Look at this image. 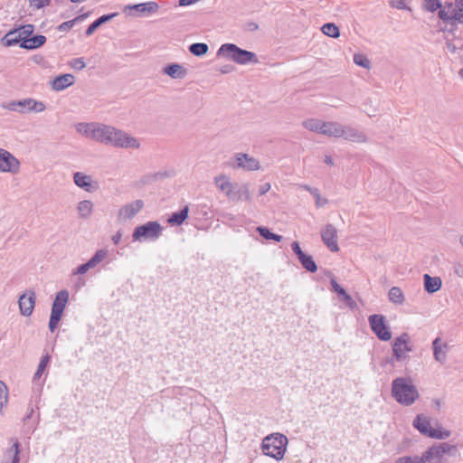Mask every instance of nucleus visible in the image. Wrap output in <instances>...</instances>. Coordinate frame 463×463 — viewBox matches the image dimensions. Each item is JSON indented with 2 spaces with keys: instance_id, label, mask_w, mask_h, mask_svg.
<instances>
[{
  "instance_id": "nucleus-1",
  "label": "nucleus",
  "mask_w": 463,
  "mask_h": 463,
  "mask_svg": "<svg viewBox=\"0 0 463 463\" xmlns=\"http://www.w3.org/2000/svg\"><path fill=\"white\" fill-rule=\"evenodd\" d=\"M94 141L119 148H138L139 141L121 129L98 122Z\"/></svg>"
},
{
  "instance_id": "nucleus-2",
  "label": "nucleus",
  "mask_w": 463,
  "mask_h": 463,
  "mask_svg": "<svg viewBox=\"0 0 463 463\" xmlns=\"http://www.w3.org/2000/svg\"><path fill=\"white\" fill-rule=\"evenodd\" d=\"M215 186L230 201L238 202L245 200L250 202L251 196L248 184H238L232 182L226 175H219L213 178Z\"/></svg>"
},
{
  "instance_id": "nucleus-3",
  "label": "nucleus",
  "mask_w": 463,
  "mask_h": 463,
  "mask_svg": "<svg viewBox=\"0 0 463 463\" xmlns=\"http://www.w3.org/2000/svg\"><path fill=\"white\" fill-rule=\"evenodd\" d=\"M392 395L398 403L403 406L413 404L420 397L416 386L409 377H397L392 381Z\"/></svg>"
},
{
  "instance_id": "nucleus-4",
  "label": "nucleus",
  "mask_w": 463,
  "mask_h": 463,
  "mask_svg": "<svg viewBox=\"0 0 463 463\" xmlns=\"http://www.w3.org/2000/svg\"><path fill=\"white\" fill-rule=\"evenodd\" d=\"M458 453L457 445L441 442L430 447L420 457L424 463H447L449 457H456Z\"/></svg>"
},
{
  "instance_id": "nucleus-5",
  "label": "nucleus",
  "mask_w": 463,
  "mask_h": 463,
  "mask_svg": "<svg viewBox=\"0 0 463 463\" xmlns=\"http://www.w3.org/2000/svg\"><path fill=\"white\" fill-rule=\"evenodd\" d=\"M217 55L222 56L241 65L259 62L256 53L241 49L234 43L222 44L218 50Z\"/></svg>"
},
{
  "instance_id": "nucleus-6",
  "label": "nucleus",
  "mask_w": 463,
  "mask_h": 463,
  "mask_svg": "<svg viewBox=\"0 0 463 463\" xmlns=\"http://www.w3.org/2000/svg\"><path fill=\"white\" fill-rule=\"evenodd\" d=\"M288 445V438L281 433H273L265 437L262 440L261 449L266 456L277 460L282 459Z\"/></svg>"
},
{
  "instance_id": "nucleus-7",
  "label": "nucleus",
  "mask_w": 463,
  "mask_h": 463,
  "mask_svg": "<svg viewBox=\"0 0 463 463\" xmlns=\"http://www.w3.org/2000/svg\"><path fill=\"white\" fill-rule=\"evenodd\" d=\"M413 351V345L411 337L407 333L394 338L392 342V360L395 362L408 361L409 353Z\"/></svg>"
},
{
  "instance_id": "nucleus-8",
  "label": "nucleus",
  "mask_w": 463,
  "mask_h": 463,
  "mask_svg": "<svg viewBox=\"0 0 463 463\" xmlns=\"http://www.w3.org/2000/svg\"><path fill=\"white\" fill-rule=\"evenodd\" d=\"M162 226L157 222H147L136 227L132 234L134 241H156L162 233Z\"/></svg>"
},
{
  "instance_id": "nucleus-9",
  "label": "nucleus",
  "mask_w": 463,
  "mask_h": 463,
  "mask_svg": "<svg viewBox=\"0 0 463 463\" xmlns=\"http://www.w3.org/2000/svg\"><path fill=\"white\" fill-rule=\"evenodd\" d=\"M69 300V292L67 290H61L56 294L54 301L52 307V312L49 321V329L51 332H53L61 318L63 310L66 307V304Z\"/></svg>"
},
{
  "instance_id": "nucleus-10",
  "label": "nucleus",
  "mask_w": 463,
  "mask_h": 463,
  "mask_svg": "<svg viewBox=\"0 0 463 463\" xmlns=\"http://www.w3.org/2000/svg\"><path fill=\"white\" fill-rule=\"evenodd\" d=\"M439 17L444 22L463 23V0H455V3H446L439 10Z\"/></svg>"
},
{
  "instance_id": "nucleus-11",
  "label": "nucleus",
  "mask_w": 463,
  "mask_h": 463,
  "mask_svg": "<svg viewBox=\"0 0 463 463\" xmlns=\"http://www.w3.org/2000/svg\"><path fill=\"white\" fill-rule=\"evenodd\" d=\"M7 109L12 111H18L20 113L28 112H43L46 107L43 101H38L31 98H27L21 100L11 101L5 107Z\"/></svg>"
},
{
  "instance_id": "nucleus-12",
  "label": "nucleus",
  "mask_w": 463,
  "mask_h": 463,
  "mask_svg": "<svg viewBox=\"0 0 463 463\" xmlns=\"http://www.w3.org/2000/svg\"><path fill=\"white\" fill-rule=\"evenodd\" d=\"M372 331L382 341H389L392 338V332L385 324V317L383 315H371L368 317Z\"/></svg>"
},
{
  "instance_id": "nucleus-13",
  "label": "nucleus",
  "mask_w": 463,
  "mask_h": 463,
  "mask_svg": "<svg viewBox=\"0 0 463 463\" xmlns=\"http://www.w3.org/2000/svg\"><path fill=\"white\" fill-rule=\"evenodd\" d=\"M321 240L332 252L339 251L337 230L333 224L327 223L321 229Z\"/></svg>"
},
{
  "instance_id": "nucleus-14",
  "label": "nucleus",
  "mask_w": 463,
  "mask_h": 463,
  "mask_svg": "<svg viewBox=\"0 0 463 463\" xmlns=\"http://www.w3.org/2000/svg\"><path fill=\"white\" fill-rule=\"evenodd\" d=\"M144 207V202L140 199L132 201L123 205L118 213V220L126 222L133 219Z\"/></svg>"
},
{
  "instance_id": "nucleus-15",
  "label": "nucleus",
  "mask_w": 463,
  "mask_h": 463,
  "mask_svg": "<svg viewBox=\"0 0 463 463\" xmlns=\"http://www.w3.org/2000/svg\"><path fill=\"white\" fill-rule=\"evenodd\" d=\"M20 162L10 152L0 148V171L3 173H16L19 170Z\"/></svg>"
},
{
  "instance_id": "nucleus-16",
  "label": "nucleus",
  "mask_w": 463,
  "mask_h": 463,
  "mask_svg": "<svg viewBox=\"0 0 463 463\" xmlns=\"http://www.w3.org/2000/svg\"><path fill=\"white\" fill-rule=\"evenodd\" d=\"M36 295L34 290H27L18 299L19 310L22 316L29 317L34 309Z\"/></svg>"
},
{
  "instance_id": "nucleus-17",
  "label": "nucleus",
  "mask_w": 463,
  "mask_h": 463,
  "mask_svg": "<svg viewBox=\"0 0 463 463\" xmlns=\"http://www.w3.org/2000/svg\"><path fill=\"white\" fill-rule=\"evenodd\" d=\"M108 250H98L86 263L80 265L76 269H74L72 271V275L85 274L88 270L95 268L99 263L105 260L108 257Z\"/></svg>"
},
{
  "instance_id": "nucleus-18",
  "label": "nucleus",
  "mask_w": 463,
  "mask_h": 463,
  "mask_svg": "<svg viewBox=\"0 0 463 463\" xmlns=\"http://www.w3.org/2000/svg\"><path fill=\"white\" fill-rule=\"evenodd\" d=\"M158 4L156 2L151 1L137 5H128L125 6L123 12L127 15H134V14H132V11H136L140 14H151L156 13L158 10Z\"/></svg>"
},
{
  "instance_id": "nucleus-19",
  "label": "nucleus",
  "mask_w": 463,
  "mask_h": 463,
  "mask_svg": "<svg viewBox=\"0 0 463 463\" xmlns=\"http://www.w3.org/2000/svg\"><path fill=\"white\" fill-rule=\"evenodd\" d=\"M234 160H235V165H234L235 168H242L247 171H253V170L260 169L259 161L248 154L238 153L234 156Z\"/></svg>"
},
{
  "instance_id": "nucleus-20",
  "label": "nucleus",
  "mask_w": 463,
  "mask_h": 463,
  "mask_svg": "<svg viewBox=\"0 0 463 463\" xmlns=\"http://www.w3.org/2000/svg\"><path fill=\"white\" fill-rule=\"evenodd\" d=\"M341 133L340 137L350 142L364 143L367 141L366 135L364 132L351 126L342 124Z\"/></svg>"
},
{
  "instance_id": "nucleus-21",
  "label": "nucleus",
  "mask_w": 463,
  "mask_h": 463,
  "mask_svg": "<svg viewBox=\"0 0 463 463\" xmlns=\"http://www.w3.org/2000/svg\"><path fill=\"white\" fill-rule=\"evenodd\" d=\"M432 349L434 359L440 364H444L447 359L448 344L443 343L439 337H437L432 342Z\"/></svg>"
},
{
  "instance_id": "nucleus-22",
  "label": "nucleus",
  "mask_w": 463,
  "mask_h": 463,
  "mask_svg": "<svg viewBox=\"0 0 463 463\" xmlns=\"http://www.w3.org/2000/svg\"><path fill=\"white\" fill-rule=\"evenodd\" d=\"M97 126L98 122H80L75 125V129L80 135L94 141Z\"/></svg>"
},
{
  "instance_id": "nucleus-23",
  "label": "nucleus",
  "mask_w": 463,
  "mask_h": 463,
  "mask_svg": "<svg viewBox=\"0 0 463 463\" xmlns=\"http://www.w3.org/2000/svg\"><path fill=\"white\" fill-rule=\"evenodd\" d=\"M75 78L72 74L66 73L60 75L52 82V89L56 91H61L65 90L66 88L71 86L74 83Z\"/></svg>"
},
{
  "instance_id": "nucleus-24",
  "label": "nucleus",
  "mask_w": 463,
  "mask_h": 463,
  "mask_svg": "<svg viewBox=\"0 0 463 463\" xmlns=\"http://www.w3.org/2000/svg\"><path fill=\"white\" fill-rule=\"evenodd\" d=\"M412 425L421 434L430 437V432L432 430V427L430 426V420L429 417L423 414H419L414 419Z\"/></svg>"
},
{
  "instance_id": "nucleus-25",
  "label": "nucleus",
  "mask_w": 463,
  "mask_h": 463,
  "mask_svg": "<svg viewBox=\"0 0 463 463\" xmlns=\"http://www.w3.org/2000/svg\"><path fill=\"white\" fill-rule=\"evenodd\" d=\"M21 453V444L15 439L13 445L5 451V459L2 463H19Z\"/></svg>"
},
{
  "instance_id": "nucleus-26",
  "label": "nucleus",
  "mask_w": 463,
  "mask_h": 463,
  "mask_svg": "<svg viewBox=\"0 0 463 463\" xmlns=\"http://www.w3.org/2000/svg\"><path fill=\"white\" fill-rule=\"evenodd\" d=\"M424 289L428 293H435L441 288L442 281L439 277H431L429 274L423 275Z\"/></svg>"
},
{
  "instance_id": "nucleus-27",
  "label": "nucleus",
  "mask_w": 463,
  "mask_h": 463,
  "mask_svg": "<svg viewBox=\"0 0 463 463\" xmlns=\"http://www.w3.org/2000/svg\"><path fill=\"white\" fill-rule=\"evenodd\" d=\"M331 286L333 290L342 297L343 301H345L350 309L354 310L356 308L357 305L355 301L335 279H331Z\"/></svg>"
},
{
  "instance_id": "nucleus-28",
  "label": "nucleus",
  "mask_w": 463,
  "mask_h": 463,
  "mask_svg": "<svg viewBox=\"0 0 463 463\" xmlns=\"http://www.w3.org/2000/svg\"><path fill=\"white\" fill-rule=\"evenodd\" d=\"M163 71L172 79H184L186 75V69L178 63H172L165 66Z\"/></svg>"
},
{
  "instance_id": "nucleus-29",
  "label": "nucleus",
  "mask_w": 463,
  "mask_h": 463,
  "mask_svg": "<svg viewBox=\"0 0 463 463\" xmlns=\"http://www.w3.org/2000/svg\"><path fill=\"white\" fill-rule=\"evenodd\" d=\"M342 124L335 121H325L321 135L340 137Z\"/></svg>"
},
{
  "instance_id": "nucleus-30",
  "label": "nucleus",
  "mask_w": 463,
  "mask_h": 463,
  "mask_svg": "<svg viewBox=\"0 0 463 463\" xmlns=\"http://www.w3.org/2000/svg\"><path fill=\"white\" fill-rule=\"evenodd\" d=\"M45 42L46 37L43 35L30 36L28 39L22 42L21 47L27 50H33L43 45Z\"/></svg>"
},
{
  "instance_id": "nucleus-31",
  "label": "nucleus",
  "mask_w": 463,
  "mask_h": 463,
  "mask_svg": "<svg viewBox=\"0 0 463 463\" xmlns=\"http://www.w3.org/2000/svg\"><path fill=\"white\" fill-rule=\"evenodd\" d=\"M118 14L113 13L109 14H104L96 19L93 23H91L89 27L87 28L85 34L86 36H90L100 25L103 24L110 21L112 18H114Z\"/></svg>"
},
{
  "instance_id": "nucleus-32",
  "label": "nucleus",
  "mask_w": 463,
  "mask_h": 463,
  "mask_svg": "<svg viewBox=\"0 0 463 463\" xmlns=\"http://www.w3.org/2000/svg\"><path fill=\"white\" fill-rule=\"evenodd\" d=\"M74 183L77 186L90 191L91 189V177L80 172H76L73 175Z\"/></svg>"
},
{
  "instance_id": "nucleus-33",
  "label": "nucleus",
  "mask_w": 463,
  "mask_h": 463,
  "mask_svg": "<svg viewBox=\"0 0 463 463\" xmlns=\"http://www.w3.org/2000/svg\"><path fill=\"white\" fill-rule=\"evenodd\" d=\"M189 206L185 205L181 211L173 213L168 219L172 225H181L188 217Z\"/></svg>"
},
{
  "instance_id": "nucleus-34",
  "label": "nucleus",
  "mask_w": 463,
  "mask_h": 463,
  "mask_svg": "<svg viewBox=\"0 0 463 463\" xmlns=\"http://www.w3.org/2000/svg\"><path fill=\"white\" fill-rule=\"evenodd\" d=\"M79 216L82 219H88L93 212V203L90 200H83L77 206Z\"/></svg>"
},
{
  "instance_id": "nucleus-35",
  "label": "nucleus",
  "mask_w": 463,
  "mask_h": 463,
  "mask_svg": "<svg viewBox=\"0 0 463 463\" xmlns=\"http://www.w3.org/2000/svg\"><path fill=\"white\" fill-rule=\"evenodd\" d=\"M324 124L325 121L323 120L317 118H308L303 121L302 126L309 131L321 134Z\"/></svg>"
},
{
  "instance_id": "nucleus-36",
  "label": "nucleus",
  "mask_w": 463,
  "mask_h": 463,
  "mask_svg": "<svg viewBox=\"0 0 463 463\" xmlns=\"http://www.w3.org/2000/svg\"><path fill=\"white\" fill-rule=\"evenodd\" d=\"M19 34V32L16 30L11 31L7 33L2 41L4 42L5 45L6 46H14L19 44L21 46V43L23 42L21 36Z\"/></svg>"
},
{
  "instance_id": "nucleus-37",
  "label": "nucleus",
  "mask_w": 463,
  "mask_h": 463,
  "mask_svg": "<svg viewBox=\"0 0 463 463\" xmlns=\"http://www.w3.org/2000/svg\"><path fill=\"white\" fill-rule=\"evenodd\" d=\"M389 300L394 304L402 305L404 302V295L399 287H392L389 290Z\"/></svg>"
},
{
  "instance_id": "nucleus-38",
  "label": "nucleus",
  "mask_w": 463,
  "mask_h": 463,
  "mask_svg": "<svg viewBox=\"0 0 463 463\" xmlns=\"http://www.w3.org/2000/svg\"><path fill=\"white\" fill-rule=\"evenodd\" d=\"M50 360H51V356L48 354L42 356L40 363L38 364L37 370L33 375V382L38 381L43 376Z\"/></svg>"
},
{
  "instance_id": "nucleus-39",
  "label": "nucleus",
  "mask_w": 463,
  "mask_h": 463,
  "mask_svg": "<svg viewBox=\"0 0 463 463\" xmlns=\"http://www.w3.org/2000/svg\"><path fill=\"white\" fill-rule=\"evenodd\" d=\"M298 260L302 267L307 271L314 273L317 270V266L312 256L307 255L305 253Z\"/></svg>"
},
{
  "instance_id": "nucleus-40",
  "label": "nucleus",
  "mask_w": 463,
  "mask_h": 463,
  "mask_svg": "<svg viewBox=\"0 0 463 463\" xmlns=\"http://www.w3.org/2000/svg\"><path fill=\"white\" fill-rule=\"evenodd\" d=\"M209 47L204 43H195L189 46V51L194 56H203L207 53Z\"/></svg>"
},
{
  "instance_id": "nucleus-41",
  "label": "nucleus",
  "mask_w": 463,
  "mask_h": 463,
  "mask_svg": "<svg viewBox=\"0 0 463 463\" xmlns=\"http://www.w3.org/2000/svg\"><path fill=\"white\" fill-rule=\"evenodd\" d=\"M321 31L324 34L332 38H337L340 35L338 27L333 23L325 24Z\"/></svg>"
},
{
  "instance_id": "nucleus-42",
  "label": "nucleus",
  "mask_w": 463,
  "mask_h": 463,
  "mask_svg": "<svg viewBox=\"0 0 463 463\" xmlns=\"http://www.w3.org/2000/svg\"><path fill=\"white\" fill-rule=\"evenodd\" d=\"M257 232L260 233V236H262L266 240H272V241L279 242L283 239V237L281 235L271 232L266 227L260 226L257 228Z\"/></svg>"
},
{
  "instance_id": "nucleus-43",
  "label": "nucleus",
  "mask_w": 463,
  "mask_h": 463,
  "mask_svg": "<svg viewBox=\"0 0 463 463\" xmlns=\"http://www.w3.org/2000/svg\"><path fill=\"white\" fill-rule=\"evenodd\" d=\"M86 16V14H80L72 20L63 22L58 26L57 29L60 32H67L71 30L77 22L84 20Z\"/></svg>"
},
{
  "instance_id": "nucleus-44",
  "label": "nucleus",
  "mask_w": 463,
  "mask_h": 463,
  "mask_svg": "<svg viewBox=\"0 0 463 463\" xmlns=\"http://www.w3.org/2000/svg\"><path fill=\"white\" fill-rule=\"evenodd\" d=\"M451 435V432L448 430L438 428L432 430L430 432V438L436 439H446Z\"/></svg>"
},
{
  "instance_id": "nucleus-45",
  "label": "nucleus",
  "mask_w": 463,
  "mask_h": 463,
  "mask_svg": "<svg viewBox=\"0 0 463 463\" xmlns=\"http://www.w3.org/2000/svg\"><path fill=\"white\" fill-rule=\"evenodd\" d=\"M354 62L356 65L361 66L364 69H369L371 65V62L368 60V58L365 55L360 53H355L354 55Z\"/></svg>"
},
{
  "instance_id": "nucleus-46",
  "label": "nucleus",
  "mask_w": 463,
  "mask_h": 463,
  "mask_svg": "<svg viewBox=\"0 0 463 463\" xmlns=\"http://www.w3.org/2000/svg\"><path fill=\"white\" fill-rule=\"evenodd\" d=\"M395 463H424L421 457L418 455L402 456L395 460Z\"/></svg>"
},
{
  "instance_id": "nucleus-47",
  "label": "nucleus",
  "mask_w": 463,
  "mask_h": 463,
  "mask_svg": "<svg viewBox=\"0 0 463 463\" xmlns=\"http://www.w3.org/2000/svg\"><path fill=\"white\" fill-rule=\"evenodd\" d=\"M424 7L429 12H435L441 9L443 5L439 0H424Z\"/></svg>"
},
{
  "instance_id": "nucleus-48",
  "label": "nucleus",
  "mask_w": 463,
  "mask_h": 463,
  "mask_svg": "<svg viewBox=\"0 0 463 463\" xmlns=\"http://www.w3.org/2000/svg\"><path fill=\"white\" fill-rule=\"evenodd\" d=\"M34 27L33 24H26L24 26H21L17 31L19 32V34H21V38L23 41L28 39L32 33H33Z\"/></svg>"
},
{
  "instance_id": "nucleus-49",
  "label": "nucleus",
  "mask_w": 463,
  "mask_h": 463,
  "mask_svg": "<svg viewBox=\"0 0 463 463\" xmlns=\"http://www.w3.org/2000/svg\"><path fill=\"white\" fill-rule=\"evenodd\" d=\"M7 402V387L3 381H0V410Z\"/></svg>"
},
{
  "instance_id": "nucleus-50",
  "label": "nucleus",
  "mask_w": 463,
  "mask_h": 463,
  "mask_svg": "<svg viewBox=\"0 0 463 463\" xmlns=\"http://www.w3.org/2000/svg\"><path fill=\"white\" fill-rule=\"evenodd\" d=\"M312 195H313V196L315 197V199H316V206H317V208H321V207L325 206V205L328 203L327 199H326V198H322V197L320 196V193H319V190H318V189H315V190H313V191H312Z\"/></svg>"
},
{
  "instance_id": "nucleus-51",
  "label": "nucleus",
  "mask_w": 463,
  "mask_h": 463,
  "mask_svg": "<svg viewBox=\"0 0 463 463\" xmlns=\"http://www.w3.org/2000/svg\"><path fill=\"white\" fill-rule=\"evenodd\" d=\"M71 66L77 70V71H80L82 69L85 68L86 66V63L83 60V58H76V59H73L71 62H70Z\"/></svg>"
},
{
  "instance_id": "nucleus-52",
  "label": "nucleus",
  "mask_w": 463,
  "mask_h": 463,
  "mask_svg": "<svg viewBox=\"0 0 463 463\" xmlns=\"http://www.w3.org/2000/svg\"><path fill=\"white\" fill-rule=\"evenodd\" d=\"M30 5L37 9L48 5L51 0H29Z\"/></svg>"
},
{
  "instance_id": "nucleus-53",
  "label": "nucleus",
  "mask_w": 463,
  "mask_h": 463,
  "mask_svg": "<svg viewBox=\"0 0 463 463\" xmlns=\"http://www.w3.org/2000/svg\"><path fill=\"white\" fill-rule=\"evenodd\" d=\"M291 250L297 255L298 260L305 254L302 251V250H301V248H300V246H299L298 241H293L291 243Z\"/></svg>"
},
{
  "instance_id": "nucleus-54",
  "label": "nucleus",
  "mask_w": 463,
  "mask_h": 463,
  "mask_svg": "<svg viewBox=\"0 0 463 463\" xmlns=\"http://www.w3.org/2000/svg\"><path fill=\"white\" fill-rule=\"evenodd\" d=\"M390 5L396 9H406V0H391Z\"/></svg>"
},
{
  "instance_id": "nucleus-55",
  "label": "nucleus",
  "mask_w": 463,
  "mask_h": 463,
  "mask_svg": "<svg viewBox=\"0 0 463 463\" xmlns=\"http://www.w3.org/2000/svg\"><path fill=\"white\" fill-rule=\"evenodd\" d=\"M453 272L457 277L463 278V264L458 262L455 263L453 265Z\"/></svg>"
},
{
  "instance_id": "nucleus-56",
  "label": "nucleus",
  "mask_w": 463,
  "mask_h": 463,
  "mask_svg": "<svg viewBox=\"0 0 463 463\" xmlns=\"http://www.w3.org/2000/svg\"><path fill=\"white\" fill-rule=\"evenodd\" d=\"M270 190V184L269 183H265L260 186L259 194L263 195Z\"/></svg>"
},
{
  "instance_id": "nucleus-57",
  "label": "nucleus",
  "mask_w": 463,
  "mask_h": 463,
  "mask_svg": "<svg viewBox=\"0 0 463 463\" xmlns=\"http://www.w3.org/2000/svg\"><path fill=\"white\" fill-rule=\"evenodd\" d=\"M121 238H122V232L120 231H118L111 238L113 243L115 245H118L120 241H121Z\"/></svg>"
},
{
  "instance_id": "nucleus-58",
  "label": "nucleus",
  "mask_w": 463,
  "mask_h": 463,
  "mask_svg": "<svg viewBox=\"0 0 463 463\" xmlns=\"http://www.w3.org/2000/svg\"><path fill=\"white\" fill-rule=\"evenodd\" d=\"M199 0H179V5L180 6H187V5L196 3Z\"/></svg>"
},
{
  "instance_id": "nucleus-59",
  "label": "nucleus",
  "mask_w": 463,
  "mask_h": 463,
  "mask_svg": "<svg viewBox=\"0 0 463 463\" xmlns=\"http://www.w3.org/2000/svg\"><path fill=\"white\" fill-rule=\"evenodd\" d=\"M247 28L250 31H255L259 28V25L256 23L251 22L247 24Z\"/></svg>"
},
{
  "instance_id": "nucleus-60",
  "label": "nucleus",
  "mask_w": 463,
  "mask_h": 463,
  "mask_svg": "<svg viewBox=\"0 0 463 463\" xmlns=\"http://www.w3.org/2000/svg\"><path fill=\"white\" fill-rule=\"evenodd\" d=\"M232 66H230V65H225V66H223V67L220 70V71H221L222 73H229V72H231V71H232Z\"/></svg>"
},
{
  "instance_id": "nucleus-61",
  "label": "nucleus",
  "mask_w": 463,
  "mask_h": 463,
  "mask_svg": "<svg viewBox=\"0 0 463 463\" xmlns=\"http://www.w3.org/2000/svg\"><path fill=\"white\" fill-rule=\"evenodd\" d=\"M325 162L330 165H334V161L330 156H326Z\"/></svg>"
},
{
  "instance_id": "nucleus-62",
  "label": "nucleus",
  "mask_w": 463,
  "mask_h": 463,
  "mask_svg": "<svg viewBox=\"0 0 463 463\" xmlns=\"http://www.w3.org/2000/svg\"><path fill=\"white\" fill-rule=\"evenodd\" d=\"M304 188L308 191L311 194H312V191L315 190L316 188H312L308 185H304Z\"/></svg>"
},
{
  "instance_id": "nucleus-63",
  "label": "nucleus",
  "mask_w": 463,
  "mask_h": 463,
  "mask_svg": "<svg viewBox=\"0 0 463 463\" xmlns=\"http://www.w3.org/2000/svg\"><path fill=\"white\" fill-rule=\"evenodd\" d=\"M33 412V409H31L30 412L26 415V417L24 419V420L30 419L32 417V414Z\"/></svg>"
},
{
  "instance_id": "nucleus-64",
  "label": "nucleus",
  "mask_w": 463,
  "mask_h": 463,
  "mask_svg": "<svg viewBox=\"0 0 463 463\" xmlns=\"http://www.w3.org/2000/svg\"><path fill=\"white\" fill-rule=\"evenodd\" d=\"M459 243L463 247V235L459 237Z\"/></svg>"
}]
</instances>
